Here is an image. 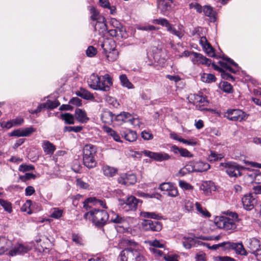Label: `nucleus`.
<instances>
[{
    "label": "nucleus",
    "instance_id": "f03ea898",
    "mask_svg": "<svg viewBox=\"0 0 261 261\" xmlns=\"http://www.w3.org/2000/svg\"><path fill=\"white\" fill-rule=\"evenodd\" d=\"M110 215L104 210L94 209L86 213L84 215L85 219H89L98 227L106 225L109 220Z\"/></svg>",
    "mask_w": 261,
    "mask_h": 261
},
{
    "label": "nucleus",
    "instance_id": "2f4dec72",
    "mask_svg": "<svg viewBox=\"0 0 261 261\" xmlns=\"http://www.w3.org/2000/svg\"><path fill=\"white\" fill-rule=\"evenodd\" d=\"M103 130L108 135L111 136L116 142H122V141L121 140L119 134L111 127L108 126H105L103 127Z\"/></svg>",
    "mask_w": 261,
    "mask_h": 261
},
{
    "label": "nucleus",
    "instance_id": "2eb2a0df",
    "mask_svg": "<svg viewBox=\"0 0 261 261\" xmlns=\"http://www.w3.org/2000/svg\"><path fill=\"white\" fill-rule=\"evenodd\" d=\"M226 250H234L236 253L238 254L242 255H247V253L245 249L244 246L242 243H233L230 242H227Z\"/></svg>",
    "mask_w": 261,
    "mask_h": 261
},
{
    "label": "nucleus",
    "instance_id": "c756f323",
    "mask_svg": "<svg viewBox=\"0 0 261 261\" xmlns=\"http://www.w3.org/2000/svg\"><path fill=\"white\" fill-rule=\"evenodd\" d=\"M110 221L115 224H121L125 222L126 219L124 217H121L118 214L112 211L110 213Z\"/></svg>",
    "mask_w": 261,
    "mask_h": 261
},
{
    "label": "nucleus",
    "instance_id": "603ef678",
    "mask_svg": "<svg viewBox=\"0 0 261 261\" xmlns=\"http://www.w3.org/2000/svg\"><path fill=\"white\" fill-rule=\"evenodd\" d=\"M221 89L226 93H232V87L231 85L227 82H224L222 85Z\"/></svg>",
    "mask_w": 261,
    "mask_h": 261
},
{
    "label": "nucleus",
    "instance_id": "bf43d9fd",
    "mask_svg": "<svg viewBox=\"0 0 261 261\" xmlns=\"http://www.w3.org/2000/svg\"><path fill=\"white\" fill-rule=\"evenodd\" d=\"M204 48L208 56L212 57H215L214 50L210 44H207L206 47H204Z\"/></svg>",
    "mask_w": 261,
    "mask_h": 261
},
{
    "label": "nucleus",
    "instance_id": "a211bd4d",
    "mask_svg": "<svg viewBox=\"0 0 261 261\" xmlns=\"http://www.w3.org/2000/svg\"><path fill=\"white\" fill-rule=\"evenodd\" d=\"M158 9L161 13L167 15L171 10V4L167 0H157Z\"/></svg>",
    "mask_w": 261,
    "mask_h": 261
},
{
    "label": "nucleus",
    "instance_id": "a878e982",
    "mask_svg": "<svg viewBox=\"0 0 261 261\" xmlns=\"http://www.w3.org/2000/svg\"><path fill=\"white\" fill-rule=\"evenodd\" d=\"M170 150L175 154L179 153L181 156L186 158H192L193 156L192 153L189 151L187 149L179 148L176 145H173L171 147Z\"/></svg>",
    "mask_w": 261,
    "mask_h": 261
},
{
    "label": "nucleus",
    "instance_id": "7ed1b4c3",
    "mask_svg": "<svg viewBox=\"0 0 261 261\" xmlns=\"http://www.w3.org/2000/svg\"><path fill=\"white\" fill-rule=\"evenodd\" d=\"M97 151V147L91 144L85 145L83 148V164L89 169L95 168L97 165L95 159Z\"/></svg>",
    "mask_w": 261,
    "mask_h": 261
},
{
    "label": "nucleus",
    "instance_id": "de8ad7c7",
    "mask_svg": "<svg viewBox=\"0 0 261 261\" xmlns=\"http://www.w3.org/2000/svg\"><path fill=\"white\" fill-rule=\"evenodd\" d=\"M100 80V76L93 73L91 74L88 80V85L91 88L93 87V84H95L96 83V81H99Z\"/></svg>",
    "mask_w": 261,
    "mask_h": 261
},
{
    "label": "nucleus",
    "instance_id": "aec40b11",
    "mask_svg": "<svg viewBox=\"0 0 261 261\" xmlns=\"http://www.w3.org/2000/svg\"><path fill=\"white\" fill-rule=\"evenodd\" d=\"M89 203L93 204V205H99L103 208H107L106 203L104 201L97 199L95 197H90L87 198L83 202L84 207L86 210H88L90 207V206H89Z\"/></svg>",
    "mask_w": 261,
    "mask_h": 261
},
{
    "label": "nucleus",
    "instance_id": "b1692460",
    "mask_svg": "<svg viewBox=\"0 0 261 261\" xmlns=\"http://www.w3.org/2000/svg\"><path fill=\"white\" fill-rule=\"evenodd\" d=\"M247 245L250 250L251 253L253 254L261 246L259 240L255 238H250L247 240Z\"/></svg>",
    "mask_w": 261,
    "mask_h": 261
},
{
    "label": "nucleus",
    "instance_id": "a18cd8bd",
    "mask_svg": "<svg viewBox=\"0 0 261 261\" xmlns=\"http://www.w3.org/2000/svg\"><path fill=\"white\" fill-rule=\"evenodd\" d=\"M0 205L4 208V210L10 213L12 212V204L10 202L4 200L3 199H0Z\"/></svg>",
    "mask_w": 261,
    "mask_h": 261
},
{
    "label": "nucleus",
    "instance_id": "864d4df0",
    "mask_svg": "<svg viewBox=\"0 0 261 261\" xmlns=\"http://www.w3.org/2000/svg\"><path fill=\"white\" fill-rule=\"evenodd\" d=\"M63 211L58 208H54L53 209V212L51 214V216L56 219L60 218L62 216Z\"/></svg>",
    "mask_w": 261,
    "mask_h": 261
},
{
    "label": "nucleus",
    "instance_id": "680f3d73",
    "mask_svg": "<svg viewBox=\"0 0 261 261\" xmlns=\"http://www.w3.org/2000/svg\"><path fill=\"white\" fill-rule=\"evenodd\" d=\"M203 11L205 15L207 16H211L213 15L214 11L212 7L208 6H205L203 8Z\"/></svg>",
    "mask_w": 261,
    "mask_h": 261
},
{
    "label": "nucleus",
    "instance_id": "6e6d98bb",
    "mask_svg": "<svg viewBox=\"0 0 261 261\" xmlns=\"http://www.w3.org/2000/svg\"><path fill=\"white\" fill-rule=\"evenodd\" d=\"M34 169V167L32 165H28L26 164H22L19 167V171L21 172H25L28 171H31Z\"/></svg>",
    "mask_w": 261,
    "mask_h": 261
},
{
    "label": "nucleus",
    "instance_id": "4468645a",
    "mask_svg": "<svg viewBox=\"0 0 261 261\" xmlns=\"http://www.w3.org/2000/svg\"><path fill=\"white\" fill-rule=\"evenodd\" d=\"M105 17H100L99 20L92 23L95 31H97L100 35L103 36L108 33V28Z\"/></svg>",
    "mask_w": 261,
    "mask_h": 261
},
{
    "label": "nucleus",
    "instance_id": "c9c22d12",
    "mask_svg": "<svg viewBox=\"0 0 261 261\" xmlns=\"http://www.w3.org/2000/svg\"><path fill=\"white\" fill-rule=\"evenodd\" d=\"M74 116L70 113L62 114L60 115L61 119L65 121L66 124H73L74 123Z\"/></svg>",
    "mask_w": 261,
    "mask_h": 261
},
{
    "label": "nucleus",
    "instance_id": "39448f33",
    "mask_svg": "<svg viewBox=\"0 0 261 261\" xmlns=\"http://www.w3.org/2000/svg\"><path fill=\"white\" fill-rule=\"evenodd\" d=\"M152 22L155 24H160L163 27H165L168 32L177 36L179 39H181L184 35V31L182 29L179 28L178 30H176L173 25L171 24L166 18L154 19Z\"/></svg>",
    "mask_w": 261,
    "mask_h": 261
},
{
    "label": "nucleus",
    "instance_id": "6e6552de",
    "mask_svg": "<svg viewBox=\"0 0 261 261\" xmlns=\"http://www.w3.org/2000/svg\"><path fill=\"white\" fill-rule=\"evenodd\" d=\"M113 84L112 80L108 74H106L102 77L100 76V80L96 81L95 84H93L92 89L95 90L108 91L110 87Z\"/></svg>",
    "mask_w": 261,
    "mask_h": 261
},
{
    "label": "nucleus",
    "instance_id": "c85d7f7f",
    "mask_svg": "<svg viewBox=\"0 0 261 261\" xmlns=\"http://www.w3.org/2000/svg\"><path fill=\"white\" fill-rule=\"evenodd\" d=\"M101 46L103 50L104 53L110 51L116 48L115 42L112 39H106L101 44Z\"/></svg>",
    "mask_w": 261,
    "mask_h": 261
},
{
    "label": "nucleus",
    "instance_id": "8fccbe9b",
    "mask_svg": "<svg viewBox=\"0 0 261 261\" xmlns=\"http://www.w3.org/2000/svg\"><path fill=\"white\" fill-rule=\"evenodd\" d=\"M223 157V156L220 154H218L214 152L211 151V154L208 157V159L210 162H215L222 159Z\"/></svg>",
    "mask_w": 261,
    "mask_h": 261
},
{
    "label": "nucleus",
    "instance_id": "338daca9",
    "mask_svg": "<svg viewBox=\"0 0 261 261\" xmlns=\"http://www.w3.org/2000/svg\"><path fill=\"white\" fill-rule=\"evenodd\" d=\"M69 103L76 106H82V100L78 97H73L69 101Z\"/></svg>",
    "mask_w": 261,
    "mask_h": 261
},
{
    "label": "nucleus",
    "instance_id": "5fc2aeb1",
    "mask_svg": "<svg viewBox=\"0 0 261 261\" xmlns=\"http://www.w3.org/2000/svg\"><path fill=\"white\" fill-rule=\"evenodd\" d=\"M195 99L197 102L201 104L202 106H206L208 103L206 98L201 95H197Z\"/></svg>",
    "mask_w": 261,
    "mask_h": 261
},
{
    "label": "nucleus",
    "instance_id": "ea45409f",
    "mask_svg": "<svg viewBox=\"0 0 261 261\" xmlns=\"http://www.w3.org/2000/svg\"><path fill=\"white\" fill-rule=\"evenodd\" d=\"M140 215L141 217L144 218H152L156 220L160 219L162 218V217L159 214L154 212H143L141 213Z\"/></svg>",
    "mask_w": 261,
    "mask_h": 261
},
{
    "label": "nucleus",
    "instance_id": "e433bc0d",
    "mask_svg": "<svg viewBox=\"0 0 261 261\" xmlns=\"http://www.w3.org/2000/svg\"><path fill=\"white\" fill-rule=\"evenodd\" d=\"M103 173L105 175L108 177L114 176L117 172V170L109 166H105L102 167Z\"/></svg>",
    "mask_w": 261,
    "mask_h": 261
},
{
    "label": "nucleus",
    "instance_id": "3c124183",
    "mask_svg": "<svg viewBox=\"0 0 261 261\" xmlns=\"http://www.w3.org/2000/svg\"><path fill=\"white\" fill-rule=\"evenodd\" d=\"M179 186L181 188L186 190H191L193 189L191 185L182 180H179Z\"/></svg>",
    "mask_w": 261,
    "mask_h": 261
},
{
    "label": "nucleus",
    "instance_id": "473e14b6",
    "mask_svg": "<svg viewBox=\"0 0 261 261\" xmlns=\"http://www.w3.org/2000/svg\"><path fill=\"white\" fill-rule=\"evenodd\" d=\"M119 80L122 86L129 89L134 88L133 84L129 81L125 74L120 75Z\"/></svg>",
    "mask_w": 261,
    "mask_h": 261
},
{
    "label": "nucleus",
    "instance_id": "9b49d317",
    "mask_svg": "<svg viewBox=\"0 0 261 261\" xmlns=\"http://www.w3.org/2000/svg\"><path fill=\"white\" fill-rule=\"evenodd\" d=\"M224 116L229 120L234 121H241L245 118V113L239 109H229Z\"/></svg>",
    "mask_w": 261,
    "mask_h": 261
},
{
    "label": "nucleus",
    "instance_id": "f257e3e1",
    "mask_svg": "<svg viewBox=\"0 0 261 261\" xmlns=\"http://www.w3.org/2000/svg\"><path fill=\"white\" fill-rule=\"evenodd\" d=\"M239 221L238 215L234 212H231L229 217L217 216L215 219V224L219 228L225 231L232 232L237 228L236 222Z\"/></svg>",
    "mask_w": 261,
    "mask_h": 261
},
{
    "label": "nucleus",
    "instance_id": "79ce46f5",
    "mask_svg": "<svg viewBox=\"0 0 261 261\" xmlns=\"http://www.w3.org/2000/svg\"><path fill=\"white\" fill-rule=\"evenodd\" d=\"M60 105V102L57 100L50 101L47 100L46 102L43 103V108L53 109Z\"/></svg>",
    "mask_w": 261,
    "mask_h": 261
},
{
    "label": "nucleus",
    "instance_id": "72a5a7b5",
    "mask_svg": "<svg viewBox=\"0 0 261 261\" xmlns=\"http://www.w3.org/2000/svg\"><path fill=\"white\" fill-rule=\"evenodd\" d=\"M104 54L109 62H114L116 61L119 55V53L116 48L112 50V51L106 52Z\"/></svg>",
    "mask_w": 261,
    "mask_h": 261
},
{
    "label": "nucleus",
    "instance_id": "13d9d810",
    "mask_svg": "<svg viewBox=\"0 0 261 261\" xmlns=\"http://www.w3.org/2000/svg\"><path fill=\"white\" fill-rule=\"evenodd\" d=\"M150 247H155L156 248H163L164 244L162 243L160 241L154 240L149 242Z\"/></svg>",
    "mask_w": 261,
    "mask_h": 261
},
{
    "label": "nucleus",
    "instance_id": "1a4fd4ad",
    "mask_svg": "<svg viewBox=\"0 0 261 261\" xmlns=\"http://www.w3.org/2000/svg\"><path fill=\"white\" fill-rule=\"evenodd\" d=\"M135 153L136 155H138L139 156L143 154L144 155L158 162L168 161L171 158V156L168 153L164 152H155L145 150L141 152L136 151Z\"/></svg>",
    "mask_w": 261,
    "mask_h": 261
},
{
    "label": "nucleus",
    "instance_id": "423d86ee",
    "mask_svg": "<svg viewBox=\"0 0 261 261\" xmlns=\"http://www.w3.org/2000/svg\"><path fill=\"white\" fill-rule=\"evenodd\" d=\"M220 166L225 168V171L230 177L234 178L242 175L241 171L244 168L238 164L232 162L221 163Z\"/></svg>",
    "mask_w": 261,
    "mask_h": 261
},
{
    "label": "nucleus",
    "instance_id": "412c9836",
    "mask_svg": "<svg viewBox=\"0 0 261 261\" xmlns=\"http://www.w3.org/2000/svg\"><path fill=\"white\" fill-rule=\"evenodd\" d=\"M136 119L133 118L132 115L128 113L123 112L115 116V120L119 122H129L132 124H135Z\"/></svg>",
    "mask_w": 261,
    "mask_h": 261
},
{
    "label": "nucleus",
    "instance_id": "4c0bfd02",
    "mask_svg": "<svg viewBox=\"0 0 261 261\" xmlns=\"http://www.w3.org/2000/svg\"><path fill=\"white\" fill-rule=\"evenodd\" d=\"M195 244V240L194 239L185 237L183 238L182 245L185 248L189 249L194 246Z\"/></svg>",
    "mask_w": 261,
    "mask_h": 261
},
{
    "label": "nucleus",
    "instance_id": "6ab92c4d",
    "mask_svg": "<svg viewBox=\"0 0 261 261\" xmlns=\"http://www.w3.org/2000/svg\"><path fill=\"white\" fill-rule=\"evenodd\" d=\"M30 250V248L29 246L18 244L16 245L12 249L9 251V254L11 256L22 254L27 253Z\"/></svg>",
    "mask_w": 261,
    "mask_h": 261
},
{
    "label": "nucleus",
    "instance_id": "9d476101",
    "mask_svg": "<svg viewBox=\"0 0 261 261\" xmlns=\"http://www.w3.org/2000/svg\"><path fill=\"white\" fill-rule=\"evenodd\" d=\"M121 208L125 211H135L137 209L139 200L133 196L128 197L125 200H120Z\"/></svg>",
    "mask_w": 261,
    "mask_h": 261
},
{
    "label": "nucleus",
    "instance_id": "0eeeda50",
    "mask_svg": "<svg viewBox=\"0 0 261 261\" xmlns=\"http://www.w3.org/2000/svg\"><path fill=\"white\" fill-rule=\"evenodd\" d=\"M111 24L113 28L108 32L111 36L119 38H125L126 37L125 28L117 19L115 18L111 19Z\"/></svg>",
    "mask_w": 261,
    "mask_h": 261
},
{
    "label": "nucleus",
    "instance_id": "37998d69",
    "mask_svg": "<svg viewBox=\"0 0 261 261\" xmlns=\"http://www.w3.org/2000/svg\"><path fill=\"white\" fill-rule=\"evenodd\" d=\"M195 206L197 211L202 216L206 217H210L211 216L210 213L205 208H203L199 203L196 202Z\"/></svg>",
    "mask_w": 261,
    "mask_h": 261
},
{
    "label": "nucleus",
    "instance_id": "ddd939ff",
    "mask_svg": "<svg viewBox=\"0 0 261 261\" xmlns=\"http://www.w3.org/2000/svg\"><path fill=\"white\" fill-rule=\"evenodd\" d=\"M159 189L164 192H167L168 196L176 197L178 195L177 187L171 182H164L160 185Z\"/></svg>",
    "mask_w": 261,
    "mask_h": 261
},
{
    "label": "nucleus",
    "instance_id": "052dcab7",
    "mask_svg": "<svg viewBox=\"0 0 261 261\" xmlns=\"http://www.w3.org/2000/svg\"><path fill=\"white\" fill-rule=\"evenodd\" d=\"M21 129L22 130L23 137L29 136L31 134L35 131V129L33 127H29Z\"/></svg>",
    "mask_w": 261,
    "mask_h": 261
},
{
    "label": "nucleus",
    "instance_id": "bb28decb",
    "mask_svg": "<svg viewBox=\"0 0 261 261\" xmlns=\"http://www.w3.org/2000/svg\"><path fill=\"white\" fill-rule=\"evenodd\" d=\"M42 148L46 154L53 155L56 149V146L49 141L44 140L42 143Z\"/></svg>",
    "mask_w": 261,
    "mask_h": 261
},
{
    "label": "nucleus",
    "instance_id": "dca6fc26",
    "mask_svg": "<svg viewBox=\"0 0 261 261\" xmlns=\"http://www.w3.org/2000/svg\"><path fill=\"white\" fill-rule=\"evenodd\" d=\"M117 180L119 184L128 186L135 184L137 181V178L134 174H125L119 177Z\"/></svg>",
    "mask_w": 261,
    "mask_h": 261
},
{
    "label": "nucleus",
    "instance_id": "c03bdc74",
    "mask_svg": "<svg viewBox=\"0 0 261 261\" xmlns=\"http://www.w3.org/2000/svg\"><path fill=\"white\" fill-rule=\"evenodd\" d=\"M83 129V127L82 126H66L64 127V132H73L75 133L81 132Z\"/></svg>",
    "mask_w": 261,
    "mask_h": 261
},
{
    "label": "nucleus",
    "instance_id": "58836bf2",
    "mask_svg": "<svg viewBox=\"0 0 261 261\" xmlns=\"http://www.w3.org/2000/svg\"><path fill=\"white\" fill-rule=\"evenodd\" d=\"M201 81L205 83H212L215 82L216 77L214 74L203 73L201 75Z\"/></svg>",
    "mask_w": 261,
    "mask_h": 261
},
{
    "label": "nucleus",
    "instance_id": "f3484780",
    "mask_svg": "<svg viewBox=\"0 0 261 261\" xmlns=\"http://www.w3.org/2000/svg\"><path fill=\"white\" fill-rule=\"evenodd\" d=\"M192 61L194 64H201L210 66L211 64V60L201 54L195 52L192 53Z\"/></svg>",
    "mask_w": 261,
    "mask_h": 261
},
{
    "label": "nucleus",
    "instance_id": "a19ab883",
    "mask_svg": "<svg viewBox=\"0 0 261 261\" xmlns=\"http://www.w3.org/2000/svg\"><path fill=\"white\" fill-rule=\"evenodd\" d=\"M90 11L92 14L90 18L94 21L93 22L98 21L100 17H103L99 14L94 7H91Z\"/></svg>",
    "mask_w": 261,
    "mask_h": 261
},
{
    "label": "nucleus",
    "instance_id": "7c9ffc66",
    "mask_svg": "<svg viewBox=\"0 0 261 261\" xmlns=\"http://www.w3.org/2000/svg\"><path fill=\"white\" fill-rule=\"evenodd\" d=\"M115 115L113 114L112 112L110 111H105L101 114V119L103 122L109 123L115 120Z\"/></svg>",
    "mask_w": 261,
    "mask_h": 261
},
{
    "label": "nucleus",
    "instance_id": "774afa93",
    "mask_svg": "<svg viewBox=\"0 0 261 261\" xmlns=\"http://www.w3.org/2000/svg\"><path fill=\"white\" fill-rule=\"evenodd\" d=\"M163 257L166 261H178L177 256L174 255L164 254Z\"/></svg>",
    "mask_w": 261,
    "mask_h": 261
},
{
    "label": "nucleus",
    "instance_id": "e2e57ef3",
    "mask_svg": "<svg viewBox=\"0 0 261 261\" xmlns=\"http://www.w3.org/2000/svg\"><path fill=\"white\" fill-rule=\"evenodd\" d=\"M36 175L33 173H27L23 176H20V179L22 181H26V180L30 179L31 178L35 179Z\"/></svg>",
    "mask_w": 261,
    "mask_h": 261
},
{
    "label": "nucleus",
    "instance_id": "cd10ccee",
    "mask_svg": "<svg viewBox=\"0 0 261 261\" xmlns=\"http://www.w3.org/2000/svg\"><path fill=\"white\" fill-rule=\"evenodd\" d=\"M121 135L126 141L129 142H134L137 138L136 133L131 130L121 131Z\"/></svg>",
    "mask_w": 261,
    "mask_h": 261
},
{
    "label": "nucleus",
    "instance_id": "393cba45",
    "mask_svg": "<svg viewBox=\"0 0 261 261\" xmlns=\"http://www.w3.org/2000/svg\"><path fill=\"white\" fill-rule=\"evenodd\" d=\"M12 245L11 241L5 237H0V255L4 254Z\"/></svg>",
    "mask_w": 261,
    "mask_h": 261
},
{
    "label": "nucleus",
    "instance_id": "20e7f679",
    "mask_svg": "<svg viewBox=\"0 0 261 261\" xmlns=\"http://www.w3.org/2000/svg\"><path fill=\"white\" fill-rule=\"evenodd\" d=\"M119 261H145V257L136 248H127L121 251Z\"/></svg>",
    "mask_w": 261,
    "mask_h": 261
},
{
    "label": "nucleus",
    "instance_id": "09e8293b",
    "mask_svg": "<svg viewBox=\"0 0 261 261\" xmlns=\"http://www.w3.org/2000/svg\"><path fill=\"white\" fill-rule=\"evenodd\" d=\"M32 201L31 200H27L25 203L22 206L21 211L27 213L28 214H31L32 212L30 210V206L32 204Z\"/></svg>",
    "mask_w": 261,
    "mask_h": 261
},
{
    "label": "nucleus",
    "instance_id": "4d7b16f0",
    "mask_svg": "<svg viewBox=\"0 0 261 261\" xmlns=\"http://www.w3.org/2000/svg\"><path fill=\"white\" fill-rule=\"evenodd\" d=\"M96 53V49L92 46H89L86 50V54L89 57H93Z\"/></svg>",
    "mask_w": 261,
    "mask_h": 261
},
{
    "label": "nucleus",
    "instance_id": "f704fd0d",
    "mask_svg": "<svg viewBox=\"0 0 261 261\" xmlns=\"http://www.w3.org/2000/svg\"><path fill=\"white\" fill-rule=\"evenodd\" d=\"M76 95L87 100L93 99L94 98L92 94H91L89 91L83 88H81L80 91L76 93Z\"/></svg>",
    "mask_w": 261,
    "mask_h": 261
},
{
    "label": "nucleus",
    "instance_id": "69168bd1",
    "mask_svg": "<svg viewBox=\"0 0 261 261\" xmlns=\"http://www.w3.org/2000/svg\"><path fill=\"white\" fill-rule=\"evenodd\" d=\"M149 250L150 252L154 254L156 256H162V255H164L163 252L160 250L158 248L150 247Z\"/></svg>",
    "mask_w": 261,
    "mask_h": 261
},
{
    "label": "nucleus",
    "instance_id": "49530a36",
    "mask_svg": "<svg viewBox=\"0 0 261 261\" xmlns=\"http://www.w3.org/2000/svg\"><path fill=\"white\" fill-rule=\"evenodd\" d=\"M72 241L74 242L76 245L79 246L84 245V242L82 237L76 233H72Z\"/></svg>",
    "mask_w": 261,
    "mask_h": 261
},
{
    "label": "nucleus",
    "instance_id": "f8f14e48",
    "mask_svg": "<svg viewBox=\"0 0 261 261\" xmlns=\"http://www.w3.org/2000/svg\"><path fill=\"white\" fill-rule=\"evenodd\" d=\"M142 226L143 229L146 231H159L162 228L161 222L151 220H144L142 222Z\"/></svg>",
    "mask_w": 261,
    "mask_h": 261
},
{
    "label": "nucleus",
    "instance_id": "4be33fe9",
    "mask_svg": "<svg viewBox=\"0 0 261 261\" xmlns=\"http://www.w3.org/2000/svg\"><path fill=\"white\" fill-rule=\"evenodd\" d=\"M255 201V198H254L250 194L244 195L242 198V202L244 208L246 210H252L254 207V204Z\"/></svg>",
    "mask_w": 261,
    "mask_h": 261
},
{
    "label": "nucleus",
    "instance_id": "5701e85b",
    "mask_svg": "<svg viewBox=\"0 0 261 261\" xmlns=\"http://www.w3.org/2000/svg\"><path fill=\"white\" fill-rule=\"evenodd\" d=\"M74 117L76 120L81 123H86L89 120V118L87 117L86 111L79 108L75 109Z\"/></svg>",
    "mask_w": 261,
    "mask_h": 261
},
{
    "label": "nucleus",
    "instance_id": "0e129e2a",
    "mask_svg": "<svg viewBox=\"0 0 261 261\" xmlns=\"http://www.w3.org/2000/svg\"><path fill=\"white\" fill-rule=\"evenodd\" d=\"M142 137L146 140H149L153 139V135L146 130H144L141 133Z\"/></svg>",
    "mask_w": 261,
    "mask_h": 261
}]
</instances>
